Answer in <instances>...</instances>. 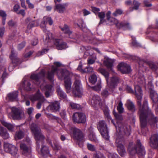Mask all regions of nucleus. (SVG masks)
Here are the masks:
<instances>
[{
    "instance_id": "f257e3e1",
    "label": "nucleus",
    "mask_w": 158,
    "mask_h": 158,
    "mask_svg": "<svg viewBox=\"0 0 158 158\" xmlns=\"http://www.w3.org/2000/svg\"><path fill=\"white\" fill-rule=\"evenodd\" d=\"M127 92L135 94L137 98V103L139 108L138 113L141 123V127L143 128L146 125L148 121L150 124L158 121V118L155 117L152 113L149 110L147 101L145 100L141 105L143 92L142 89H127Z\"/></svg>"
},
{
    "instance_id": "5701e85b",
    "label": "nucleus",
    "mask_w": 158,
    "mask_h": 158,
    "mask_svg": "<svg viewBox=\"0 0 158 158\" xmlns=\"http://www.w3.org/2000/svg\"><path fill=\"white\" fill-rule=\"evenodd\" d=\"M150 145L153 148H156L158 146V135H153L150 138Z\"/></svg>"
},
{
    "instance_id": "9b49d317",
    "label": "nucleus",
    "mask_w": 158,
    "mask_h": 158,
    "mask_svg": "<svg viewBox=\"0 0 158 158\" xmlns=\"http://www.w3.org/2000/svg\"><path fill=\"white\" fill-rule=\"evenodd\" d=\"M4 150L5 151L10 153L13 156L17 154L18 150L17 149L15 146L8 143H4Z\"/></svg>"
},
{
    "instance_id": "2eb2a0df",
    "label": "nucleus",
    "mask_w": 158,
    "mask_h": 158,
    "mask_svg": "<svg viewBox=\"0 0 158 158\" xmlns=\"http://www.w3.org/2000/svg\"><path fill=\"white\" fill-rule=\"evenodd\" d=\"M54 44L56 48L58 50L64 49L68 47L65 42L59 39H55L54 41Z\"/></svg>"
},
{
    "instance_id": "c756f323",
    "label": "nucleus",
    "mask_w": 158,
    "mask_h": 158,
    "mask_svg": "<svg viewBox=\"0 0 158 158\" xmlns=\"http://www.w3.org/2000/svg\"><path fill=\"white\" fill-rule=\"evenodd\" d=\"M39 24V21L37 20L32 21L28 24L27 28L28 29H30L34 27L38 26Z\"/></svg>"
},
{
    "instance_id": "c03bdc74",
    "label": "nucleus",
    "mask_w": 158,
    "mask_h": 158,
    "mask_svg": "<svg viewBox=\"0 0 158 158\" xmlns=\"http://www.w3.org/2000/svg\"><path fill=\"white\" fill-rule=\"evenodd\" d=\"M123 104L122 102L120 101L117 107V110L119 113H121L123 112L124 109L123 107Z\"/></svg>"
},
{
    "instance_id": "4468645a",
    "label": "nucleus",
    "mask_w": 158,
    "mask_h": 158,
    "mask_svg": "<svg viewBox=\"0 0 158 158\" xmlns=\"http://www.w3.org/2000/svg\"><path fill=\"white\" fill-rule=\"evenodd\" d=\"M89 103L93 106H98L101 108L103 104L100 97L96 95L94 96L92 99L89 100Z\"/></svg>"
},
{
    "instance_id": "b1692460",
    "label": "nucleus",
    "mask_w": 158,
    "mask_h": 158,
    "mask_svg": "<svg viewBox=\"0 0 158 158\" xmlns=\"http://www.w3.org/2000/svg\"><path fill=\"white\" fill-rule=\"evenodd\" d=\"M48 108L53 111H58L60 108L59 103L57 101H55L48 106Z\"/></svg>"
},
{
    "instance_id": "338daca9",
    "label": "nucleus",
    "mask_w": 158,
    "mask_h": 158,
    "mask_svg": "<svg viewBox=\"0 0 158 158\" xmlns=\"http://www.w3.org/2000/svg\"><path fill=\"white\" fill-rule=\"evenodd\" d=\"M108 157L109 158H118V155L115 153H109Z\"/></svg>"
},
{
    "instance_id": "a19ab883",
    "label": "nucleus",
    "mask_w": 158,
    "mask_h": 158,
    "mask_svg": "<svg viewBox=\"0 0 158 158\" xmlns=\"http://www.w3.org/2000/svg\"><path fill=\"white\" fill-rule=\"evenodd\" d=\"M93 68L89 66L86 67L84 69H82V72L83 73H90L93 71Z\"/></svg>"
},
{
    "instance_id": "de8ad7c7",
    "label": "nucleus",
    "mask_w": 158,
    "mask_h": 158,
    "mask_svg": "<svg viewBox=\"0 0 158 158\" xmlns=\"http://www.w3.org/2000/svg\"><path fill=\"white\" fill-rule=\"evenodd\" d=\"M58 94L60 97L62 98H65L66 97V95L65 93L63 92L61 89H58Z\"/></svg>"
},
{
    "instance_id": "cd10ccee",
    "label": "nucleus",
    "mask_w": 158,
    "mask_h": 158,
    "mask_svg": "<svg viewBox=\"0 0 158 158\" xmlns=\"http://www.w3.org/2000/svg\"><path fill=\"white\" fill-rule=\"evenodd\" d=\"M140 3L136 0H134L132 2V7H130V10L132 11L133 10H137L139 9Z\"/></svg>"
},
{
    "instance_id": "69168bd1",
    "label": "nucleus",
    "mask_w": 158,
    "mask_h": 158,
    "mask_svg": "<svg viewBox=\"0 0 158 158\" xmlns=\"http://www.w3.org/2000/svg\"><path fill=\"white\" fill-rule=\"evenodd\" d=\"M20 6L18 4H15L13 7V11L16 13L19 11L18 10L19 9Z\"/></svg>"
},
{
    "instance_id": "603ef678",
    "label": "nucleus",
    "mask_w": 158,
    "mask_h": 158,
    "mask_svg": "<svg viewBox=\"0 0 158 158\" xmlns=\"http://www.w3.org/2000/svg\"><path fill=\"white\" fill-rule=\"evenodd\" d=\"M123 13V11L120 9H117L113 13V15L114 16H117L118 15H121Z\"/></svg>"
},
{
    "instance_id": "4d7b16f0",
    "label": "nucleus",
    "mask_w": 158,
    "mask_h": 158,
    "mask_svg": "<svg viewBox=\"0 0 158 158\" xmlns=\"http://www.w3.org/2000/svg\"><path fill=\"white\" fill-rule=\"evenodd\" d=\"M87 147L88 150L92 151H94L95 149V146L91 144L88 143Z\"/></svg>"
},
{
    "instance_id": "a211bd4d",
    "label": "nucleus",
    "mask_w": 158,
    "mask_h": 158,
    "mask_svg": "<svg viewBox=\"0 0 158 158\" xmlns=\"http://www.w3.org/2000/svg\"><path fill=\"white\" fill-rule=\"evenodd\" d=\"M58 70V68L54 65H52L51 70L48 71L47 72L46 75L47 78L49 81H52L53 79L54 74L55 73H57Z\"/></svg>"
},
{
    "instance_id": "864d4df0",
    "label": "nucleus",
    "mask_w": 158,
    "mask_h": 158,
    "mask_svg": "<svg viewBox=\"0 0 158 158\" xmlns=\"http://www.w3.org/2000/svg\"><path fill=\"white\" fill-rule=\"evenodd\" d=\"M52 34L49 32L48 31L47 32V33H46V37L45 40L48 42H50L51 41V40H52Z\"/></svg>"
},
{
    "instance_id": "6ab92c4d",
    "label": "nucleus",
    "mask_w": 158,
    "mask_h": 158,
    "mask_svg": "<svg viewBox=\"0 0 158 158\" xmlns=\"http://www.w3.org/2000/svg\"><path fill=\"white\" fill-rule=\"evenodd\" d=\"M19 89H34L33 85H32L31 81H27L23 80L20 85Z\"/></svg>"
},
{
    "instance_id": "6e6552de",
    "label": "nucleus",
    "mask_w": 158,
    "mask_h": 158,
    "mask_svg": "<svg viewBox=\"0 0 158 158\" xmlns=\"http://www.w3.org/2000/svg\"><path fill=\"white\" fill-rule=\"evenodd\" d=\"M59 28L65 34H67L68 37L72 39H73L75 41H73L76 42L78 38V36L76 34H73L72 31H70L69 26L66 24H64L63 27H59Z\"/></svg>"
},
{
    "instance_id": "13d9d810",
    "label": "nucleus",
    "mask_w": 158,
    "mask_h": 158,
    "mask_svg": "<svg viewBox=\"0 0 158 158\" xmlns=\"http://www.w3.org/2000/svg\"><path fill=\"white\" fill-rule=\"evenodd\" d=\"M92 11L96 15H97L98 12L100 11V9L99 8H97L94 6H91Z\"/></svg>"
},
{
    "instance_id": "1a4fd4ad",
    "label": "nucleus",
    "mask_w": 158,
    "mask_h": 158,
    "mask_svg": "<svg viewBox=\"0 0 158 158\" xmlns=\"http://www.w3.org/2000/svg\"><path fill=\"white\" fill-rule=\"evenodd\" d=\"M68 72L65 70H62L60 71L61 77L65 79L64 85L66 89H70L71 82L70 79L68 77Z\"/></svg>"
},
{
    "instance_id": "37998d69",
    "label": "nucleus",
    "mask_w": 158,
    "mask_h": 158,
    "mask_svg": "<svg viewBox=\"0 0 158 158\" xmlns=\"http://www.w3.org/2000/svg\"><path fill=\"white\" fill-rule=\"evenodd\" d=\"M148 65L150 68L152 69V71H156L158 69L157 66L155 64L153 63L149 62L148 63Z\"/></svg>"
},
{
    "instance_id": "aec40b11",
    "label": "nucleus",
    "mask_w": 158,
    "mask_h": 158,
    "mask_svg": "<svg viewBox=\"0 0 158 158\" xmlns=\"http://www.w3.org/2000/svg\"><path fill=\"white\" fill-rule=\"evenodd\" d=\"M75 116L77 118L78 117V118L75 119L76 123H84L85 122L86 120V116L85 114L82 113H75Z\"/></svg>"
},
{
    "instance_id": "f3484780",
    "label": "nucleus",
    "mask_w": 158,
    "mask_h": 158,
    "mask_svg": "<svg viewBox=\"0 0 158 158\" xmlns=\"http://www.w3.org/2000/svg\"><path fill=\"white\" fill-rule=\"evenodd\" d=\"M20 148L22 151L23 155L26 156H30L31 149L29 146H27L26 143H22L20 145Z\"/></svg>"
},
{
    "instance_id": "ea45409f",
    "label": "nucleus",
    "mask_w": 158,
    "mask_h": 158,
    "mask_svg": "<svg viewBox=\"0 0 158 158\" xmlns=\"http://www.w3.org/2000/svg\"><path fill=\"white\" fill-rule=\"evenodd\" d=\"M1 70H2V71H3V73L1 77V78L2 79V82L3 84L4 82V79L7 77V74L6 72V69L4 67H2L1 69Z\"/></svg>"
},
{
    "instance_id": "49530a36",
    "label": "nucleus",
    "mask_w": 158,
    "mask_h": 158,
    "mask_svg": "<svg viewBox=\"0 0 158 158\" xmlns=\"http://www.w3.org/2000/svg\"><path fill=\"white\" fill-rule=\"evenodd\" d=\"M96 59V57H94L92 58H88L87 60V64L88 65L94 64Z\"/></svg>"
},
{
    "instance_id": "393cba45",
    "label": "nucleus",
    "mask_w": 158,
    "mask_h": 158,
    "mask_svg": "<svg viewBox=\"0 0 158 158\" xmlns=\"http://www.w3.org/2000/svg\"><path fill=\"white\" fill-rule=\"evenodd\" d=\"M150 96L152 101L156 103L158 101V95L153 89H151L150 91Z\"/></svg>"
},
{
    "instance_id": "7ed1b4c3",
    "label": "nucleus",
    "mask_w": 158,
    "mask_h": 158,
    "mask_svg": "<svg viewBox=\"0 0 158 158\" xmlns=\"http://www.w3.org/2000/svg\"><path fill=\"white\" fill-rule=\"evenodd\" d=\"M100 72L106 78L108 85L110 88H114L119 83V79L116 77H113L111 78L110 82H108L109 73L105 69L101 68L99 69Z\"/></svg>"
},
{
    "instance_id": "72a5a7b5",
    "label": "nucleus",
    "mask_w": 158,
    "mask_h": 158,
    "mask_svg": "<svg viewBox=\"0 0 158 158\" xmlns=\"http://www.w3.org/2000/svg\"><path fill=\"white\" fill-rule=\"evenodd\" d=\"M126 106L129 110L132 111H134L135 110V106L131 101L128 100L127 101Z\"/></svg>"
},
{
    "instance_id": "ddd939ff",
    "label": "nucleus",
    "mask_w": 158,
    "mask_h": 158,
    "mask_svg": "<svg viewBox=\"0 0 158 158\" xmlns=\"http://www.w3.org/2000/svg\"><path fill=\"white\" fill-rule=\"evenodd\" d=\"M10 58L12 62L14 63L15 66L20 64L23 62L22 60L17 57V54L15 52L13 48H12L11 49V53L10 56Z\"/></svg>"
},
{
    "instance_id": "7c9ffc66",
    "label": "nucleus",
    "mask_w": 158,
    "mask_h": 158,
    "mask_svg": "<svg viewBox=\"0 0 158 158\" xmlns=\"http://www.w3.org/2000/svg\"><path fill=\"white\" fill-rule=\"evenodd\" d=\"M97 15H98L99 18L100 19L99 23V24H102L106 21V20L104 19L105 17V13L104 12H98Z\"/></svg>"
},
{
    "instance_id": "5fc2aeb1",
    "label": "nucleus",
    "mask_w": 158,
    "mask_h": 158,
    "mask_svg": "<svg viewBox=\"0 0 158 158\" xmlns=\"http://www.w3.org/2000/svg\"><path fill=\"white\" fill-rule=\"evenodd\" d=\"M70 106L73 109H78L80 107V106L79 105L77 104L76 103L72 102H70Z\"/></svg>"
},
{
    "instance_id": "4c0bfd02",
    "label": "nucleus",
    "mask_w": 158,
    "mask_h": 158,
    "mask_svg": "<svg viewBox=\"0 0 158 158\" xmlns=\"http://www.w3.org/2000/svg\"><path fill=\"white\" fill-rule=\"evenodd\" d=\"M89 138L90 140L94 142H97L98 140L96 138L94 133L92 132L90 133L89 136Z\"/></svg>"
},
{
    "instance_id": "f704fd0d",
    "label": "nucleus",
    "mask_w": 158,
    "mask_h": 158,
    "mask_svg": "<svg viewBox=\"0 0 158 158\" xmlns=\"http://www.w3.org/2000/svg\"><path fill=\"white\" fill-rule=\"evenodd\" d=\"M75 89H81L82 88V84L79 80H76L74 82Z\"/></svg>"
},
{
    "instance_id": "79ce46f5",
    "label": "nucleus",
    "mask_w": 158,
    "mask_h": 158,
    "mask_svg": "<svg viewBox=\"0 0 158 158\" xmlns=\"http://www.w3.org/2000/svg\"><path fill=\"white\" fill-rule=\"evenodd\" d=\"M18 94L17 93H13L9 94L7 96L9 99L10 100H13L17 98Z\"/></svg>"
},
{
    "instance_id": "4be33fe9",
    "label": "nucleus",
    "mask_w": 158,
    "mask_h": 158,
    "mask_svg": "<svg viewBox=\"0 0 158 158\" xmlns=\"http://www.w3.org/2000/svg\"><path fill=\"white\" fill-rule=\"evenodd\" d=\"M117 27L119 28H123L124 30H130L131 27L130 24L125 21H124L117 24Z\"/></svg>"
},
{
    "instance_id": "052dcab7",
    "label": "nucleus",
    "mask_w": 158,
    "mask_h": 158,
    "mask_svg": "<svg viewBox=\"0 0 158 158\" xmlns=\"http://www.w3.org/2000/svg\"><path fill=\"white\" fill-rule=\"evenodd\" d=\"M8 25L10 27H13L15 26L16 23L14 21L12 20H10L8 23Z\"/></svg>"
},
{
    "instance_id": "dca6fc26",
    "label": "nucleus",
    "mask_w": 158,
    "mask_h": 158,
    "mask_svg": "<svg viewBox=\"0 0 158 158\" xmlns=\"http://www.w3.org/2000/svg\"><path fill=\"white\" fill-rule=\"evenodd\" d=\"M47 22H48L49 24L50 25H51L52 24L53 22L50 17H44L43 20L41 23L40 27L42 29L43 31L45 32H46V25Z\"/></svg>"
},
{
    "instance_id": "58836bf2",
    "label": "nucleus",
    "mask_w": 158,
    "mask_h": 158,
    "mask_svg": "<svg viewBox=\"0 0 158 158\" xmlns=\"http://www.w3.org/2000/svg\"><path fill=\"white\" fill-rule=\"evenodd\" d=\"M104 64L107 68L111 69L113 66V62L111 60H107L104 61Z\"/></svg>"
},
{
    "instance_id": "c85d7f7f",
    "label": "nucleus",
    "mask_w": 158,
    "mask_h": 158,
    "mask_svg": "<svg viewBox=\"0 0 158 158\" xmlns=\"http://www.w3.org/2000/svg\"><path fill=\"white\" fill-rule=\"evenodd\" d=\"M68 90H72V94L76 97H81L82 95V91L81 89H68Z\"/></svg>"
},
{
    "instance_id": "774afa93",
    "label": "nucleus",
    "mask_w": 158,
    "mask_h": 158,
    "mask_svg": "<svg viewBox=\"0 0 158 158\" xmlns=\"http://www.w3.org/2000/svg\"><path fill=\"white\" fill-rule=\"evenodd\" d=\"M94 158H105L102 154L98 153L96 154L94 156Z\"/></svg>"
},
{
    "instance_id": "20e7f679",
    "label": "nucleus",
    "mask_w": 158,
    "mask_h": 158,
    "mask_svg": "<svg viewBox=\"0 0 158 158\" xmlns=\"http://www.w3.org/2000/svg\"><path fill=\"white\" fill-rule=\"evenodd\" d=\"M97 127L102 136L106 140L109 139V132L106 123L104 121H100L98 122Z\"/></svg>"
},
{
    "instance_id": "bf43d9fd",
    "label": "nucleus",
    "mask_w": 158,
    "mask_h": 158,
    "mask_svg": "<svg viewBox=\"0 0 158 158\" xmlns=\"http://www.w3.org/2000/svg\"><path fill=\"white\" fill-rule=\"evenodd\" d=\"M103 112L106 116L107 118L109 119H111V118L109 115V111L108 109L107 108H106L105 109L103 110Z\"/></svg>"
},
{
    "instance_id": "e2e57ef3",
    "label": "nucleus",
    "mask_w": 158,
    "mask_h": 158,
    "mask_svg": "<svg viewBox=\"0 0 158 158\" xmlns=\"http://www.w3.org/2000/svg\"><path fill=\"white\" fill-rule=\"evenodd\" d=\"M113 114L117 119L121 120L122 119V115L120 114H118L114 111H113Z\"/></svg>"
},
{
    "instance_id": "39448f33",
    "label": "nucleus",
    "mask_w": 158,
    "mask_h": 158,
    "mask_svg": "<svg viewBox=\"0 0 158 158\" xmlns=\"http://www.w3.org/2000/svg\"><path fill=\"white\" fill-rule=\"evenodd\" d=\"M31 129L32 132L34 135L37 143L40 141L42 142L44 137L41 133L40 129L35 124H32L31 125Z\"/></svg>"
},
{
    "instance_id": "a18cd8bd",
    "label": "nucleus",
    "mask_w": 158,
    "mask_h": 158,
    "mask_svg": "<svg viewBox=\"0 0 158 158\" xmlns=\"http://www.w3.org/2000/svg\"><path fill=\"white\" fill-rule=\"evenodd\" d=\"M41 152L43 155L49 153V151L48 148L44 146H42L41 149Z\"/></svg>"
},
{
    "instance_id": "412c9836",
    "label": "nucleus",
    "mask_w": 158,
    "mask_h": 158,
    "mask_svg": "<svg viewBox=\"0 0 158 158\" xmlns=\"http://www.w3.org/2000/svg\"><path fill=\"white\" fill-rule=\"evenodd\" d=\"M45 76V73L41 71L37 74H33L31 76V78L36 82H39L40 80L44 79Z\"/></svg>"
},
{
    "instance_id": "6e6d98bb",
    "label": "nucleus",
    "mask_w": 158,
    "mask_h": 158,
    "mask_svg": "<svg viewBox=\"0 0 158 158\" xmlns=\"http://www.w3.org/2000/svg\"><path fill=\"white\" fill-rule=\"evenodd\" d=\"M90 81L93 84H94L97 81V77L95 75H91L90 78Z\"/></svg>"
},
{
    "instance_id": "a878e982",
    "label": "nucleus",
    "mask_w": 158,
    "mask_h": 158,
    "mask_svg": "<svg viewBox=\"0 0 158 158\" xmlns=\"http://www.w3.org/2000/svg\"><path fill=\"white\" fill-rule=\"evenodd\" d=\"M55 9L60 13H63L65 10V5L64 4H56L55 5Z\"/></svg>"
},
{
    "instance_id": "0eeeda50",
    "label": "nucleus",
    "mask_w": 158,
    "mask_h": 158,
    "mask_svg": "<svg viewBox=\"0 0 158 158\" xmlns=\"http://www.w3.org/2000/svg\"><path fill=\"white\" fill-rule=\"evenodd\" d=\"M131 154L133 155L137 153L139 156H143L145 153L144 147L141 144L139 140H137L136 146L134 149L129 150Z\"/></svg>"
},
{
    "instance_id": "473e14b6",
    "label": "nucleus",
    "mask_w": 158,
    "mask_h": 158,
    "mask_svg": "<svg viewBox=\"0 0 158 158\" xmlns=\"http://www.w3.org/2000/svg\"><path fill=\"white\" fill-rule=\"evenodd\" d=\"M2 123L3 125L7 128L9 131H13L14 127L13 125L8 123L4 121H2Z\"/></svg>"
},
{
    "instance_id": "2f4dec72",
    "label": "nucleus",
    "mask_w": 158,
    "mask_h": 158,
    "mask_svg": "<svg viewBox=\"0 0 158 158\" xmlns=\"http://www.w3.org/2000/svg\"><path fill=\"white\" fill-rule=\"evenodd\" d=\"M0 135L4 139H7L9 137V134L4 131L3 128L0 126Z\"/></svg>"
},
{
    "instance_id": "8fccbe9b",
    "label": "nucleus",
    "mask_w": 158,
    "mask_h": 158,
    "mask_svg": "<svg viewBox=\"0 0 158 158\" xmlns=\"http://www.w3.org/2000/svg\"><path fill=\"white\" fill-rule=\"evenodd\" d=\"M101 93L103 98L106 97L109 94L108 91L107 89H101Z\"/></svg>"
},
{
    "instance_id": "09e8293b",
    "label": "nucleus",
    "mask_w": 158,
    "mask_h": 158,
    "mask_svg": "<svg viewBox=\"0 0 158 158\" xmlns=\"http://www.w3.org/2000/svg\"><path fill=\"white\" fill-rule=\"evenodd\" d=\"M131 38L132 40V45L134 47H138L139 46V44L137 43L135 40V37L133 36H131Z\"/></svg>"
},
{
    "instance_id": "bb28decb",
    "label": "nucleus",
    "mask_w": 158,
    "mask_h": 158,
    "mask_svg": "<svg viewBox=\"0 0 158 158\" xmlns=\"http://www.w3.org/2000/svg\"><path fill=\"white\" fill-rule=\"evenodd\" d=\"M43 98V96L38 91L36 94L31 96L30 97V99L32 102H34L40 99H42Z\"/></svg>"
},
{
    "instance_id": "0e129e2a",
    "label": "nucleus",
    "mask_w": 158,
    "mask_h": 158,
    "mask_svg": "<svg viewBox=\"0 0 158 158\" xmlns=\"http://www.w3.org/2000/svg\"><path fill=\"white\" fill-rule=\"evenodd\" d=\"M26 2L27 4L28 7L29 8L32 9L34 8V5L31 2L30 0H26Z\"/></svg>"
},
{
    "instance_id": "f8f14e48",
    "label": "nucleus",
    "mask_w": 158,
    "mask_h": 158,
    "mask_svg": "<svg viewBox=\"0 0 158 158\" xmlns=\"http://www.w3.org/2000/svg\"><path fill=\"white\" fill-rule=\"evenodd\" d=\"M12 118L14 119H20L24 117V113L17 108H12Z\"/></svg>"
},
{
    "instance_id": "c9c22d12",
    "label": "nucleus",
    "mask_w": 158,
    "mask_h": 158,
    "mask_svg": "<svg viewBox=\"0 0 158 158\" xmlns=\"http://www.w3.org/2000/svg\"><path fill=\"white\" fill-rule=\"evenodd\" d=\"M24 134L22 131H19L16 133L15 135V138L17 140L22 138L24 136Z\"/></svg>"
},
{
    "instance_id": "680f3d73",
    "label": "nucleus",
    "mask_w": 158,
    "mask_h": 158,
    "mask_svg": "<svg viewBox=\"0 0 158 158\" xmlns=\"http://www.w3.org/2000/svg\"><path fill=\"white\" fill-rule=\"evenodd\" d=\"M16 66L15 65L14 63L12 62L10 63L8 67V70L10 71H12Z\"/></svg>"
},
{
    "instance_id": "3c124183",
    "label": "nucleus",
    "mask_w": 158,
    "mask_h": 158,
    "mask_svg": "<svg viewBox=\"0 0 158 158\" xmlns=\"http://www.w3.org/2000/svg\"><path fill=\"white\" fill-rule=\"evenodd\" d=\"M53 93L52 89H46L45 91V94L46 97H48L52 94Z\"/></svg>"
},
{
    "instance_id": "f03ea898",
    "label": "nucleus",
    "mask_w": 158,
    "mask_h": 158,
    "mask_svg": "<svg viewBox=\"0 0 158 158\" xmlns=\"http://www.w3.org/2000/svg\"><path fill=\"white\" fill-rule=\"evenodd\" d=\"M117 130V134L116 140V145L117 147L118 152L121 156H123L126 154V151L123 145L124 140L122 135L126 134L129 135L130 134L131 129L130 126L127 127H124L122 124L120 127H118L115 125Z\"/></svg>"
},
{
    "instance_id": "9d476101",
    "label": "nucleus",
    "mask_w": 158,
    "mask_h": 158,
    "mask_svg": "<svg viewBox=\"0 0 158 158\" xmlns=\"http://www.w3.org/2000/svg\"><path fill=\"white\" fill-rule=\"evenodd\" d=\"M117 68L118 70L123 73H129L131 71L130 66L124 62L120 63L118 65Z\"/></svg>"
},
{
    "instance_id": "423d86ee",
    "label": "nucleus",
    "mask_w": 158,
    "mask_h": 158,
    "mask_svg": "<svg viewBox=\"0 0 158 158\" xmlns=\"http://www.w3.org/2000/svg\"><path fill=\"white\" fill-rule=\"evenodd\" d=\"M65 129L71 134H72L74 137L77 140L83 139V136L80 130L75 127H71L70 126L66 125L65 127Z\"/></svg>"
},
{
    "instance_id": "e433bc0d",
    "label": "nucleus",
    "mask_w": 158,
    "mask_h": 158,
    "mask_svg": "<svg viewBox=\"0 0 158 158\" xmlns=\"http://www.w3.org/2000/svg\"><path fill=\"white\" fill-rule=\"evenodd\" d=\"M108 20L109 21V24L110 25H113L114 24L117 27V24L119 23L118 20L112 17L109 20Z\"/></svg>"
}]
</instances>
